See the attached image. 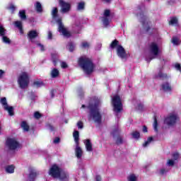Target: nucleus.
Segmentation results:
<instances>
[{
    "label": "nucleus",
    "instance_id": "f257e3e1",
    "mask_svg": "<svg viewBox=\"0 0 181 181\" xmlns=\"http://www.w3.org/2000/svg\"><path fill=\"white\" fill-rule=\"evenodd\" d=\"M101 104V99L98 97L93 98L91 103L88 105V108L90 110L89 119H93L96 124L101 122V114L98 107Z\"/></svg>",
    "mask_w": 181,
    "mask_h": 181
},
{
    "label": "nucleus",
    "instance_id": "f03ea898",
    "mask_svg": "<svg viewBox=\"0 0 181 181\" xmlns=\"http://www.w3.org/2000/svg\"><path fill=\"white\" fill-rule=\"evenodd\" d=\"M49 175L54 179H59L61 181H69V173L57 165H53L50 168Z\"/></svg>",
    "mask_w": 181,
    "mask_h": 181
},
{
    "label": "nucleus",
    "instance_id": "7ed1b4c3",
    "mask_svg": "<svg viewBox=\"0 0 181 181\" xmlns=\"http://www.w3.org/2000/svg\"><path fill=\"white\" fill-rule=\"evenodd\" d=\"M58 10L57 8L54 7L52 11V16L53 19H54L58 24V31L59 32L60 35L64 36V37H70L71 36V34L64 27V25H63V23H62V18H58L59 15L57 14Z\"/></svg>",
    "mask_w": 181,
    "mask_h": 181
},
{
    "label": "nucleus",
    "instance_id": "20e7f679",
    "mask_svg": "<svg viewBox=\"0 0 181 181\" xmlns=\"http://www.w3.org/2000/svg\"><path fill=\"white\" fill-rule=\"evenodd\" d=\"M78 64L83 69L85 74H91L94 71V64L93 61L86 56L79 58Z\"/></svg>",
    "mask_w": 181,
    "mask_h": 181
},
{
    "label": "nucleus",
    "instance_id": "39448f33",
    "mask_svg": "<svg viewBox=\"0 0 181 181\" xmlns=\"http://www.w3.org/2000/svg\"><path fill=\"white\" fill-rule=\"evenodd\" d=\"M118 43V41L117 40H115L110 44V47L111 49H115L116 47L117 54L118 57H119L120 59H125L127 57V52H125V49H124L122 46L119 45Z\"/></svg>",
    "mask_w": 181,
    "mask_h": 181
},
{
    "label": "nucleus",
    "instance_id": "423d86ee",
    "mask_svg": "<svg viewBox=\"0 0 181 181\" xmlns=\"http://www.w3.org/2000/svg\"><path fill=\"white\" fill-rule=\"evenodd\" d=\"M18 83L20 88H28L29 86V75L26 72H22L18 78Z\"/></svg>",
    "mask_w": 181,
    "mask_h": 181
},
{
    "label": "nucleus",
    "instance_id": "0eeeda50",
    "mask_svg": "<svg viewBox=\"0 0 181 181\" xmlns=\"http://www.w3.org/2000/svg\"><path fill=\"white\" fill-rule=\"evenodd\" d=\"M112 104L115 112H121L122 111V102L121 98L118 95H115L112 97Z\"/></svg>",
    "mask_w": 181,
    "mask_h": 181
},
{
    "label": "nucleus",
    "instance_id": "6e6552de",
    "mask_svg": "<svg viewBox=\"0 0 181 181\" xmlns=\"http://www.w3.org/2000/svg\"><path fill=\"white\" fill-rule=\"evenodd\" d=\"M6 145L7 148H8V149H10L11 151H15L21 148V144L15 139H7L6 141Z\"/></svg>",
    "mask_w": 181,
    "mask_h": 181
},
{
    "label": "nucleus",
    "instance_id": "1a4fd4ad",
    "mask_svg": "<svg viewBox=\"0 0 181 181\" xmlns=\"http://www.w3.org/2000/svg\"><path fill=\"white\" fill-rule=\"evenodd\" d=\"M149 50L150 53L153 54L152 59H156L158 56L159 55V53H160V49H159V46H158V44L156 42H151L149 45Z\"/></svg>",
    "mask_w": 181,
    "mask_h": 181
},
{
    "label": "nucleus",
    "instance_id": "9d476101",
    "mask_svg": "<svg viewBox=\"0 0 181 181\" xmlns=\"http://www.w3.org/2000/svg\"><path fill=\"white\" fill-rule=\"evenodd\" d=\"M177 118V115L176 113H171L165 119L164 124L169 127H172L176 124Z\"/></svg>",
    "mask_w": 181,
    "mask_h": 181
},
{
    "label": "nucleus",
    "instance_id": "9b49d317",
    "mask_svg": "<svg viewBox=\"0 0 181 181\" xmlns=\"http://www.w3.org/2000/svg\"><path fill=\"white\" fill-rule=\"evenodd\" d=\"M102 22L105 28L110 25V22H111V11L110 10H105L104 11Z\"/></svg>",
    "mask_w": 181,
    "mask_h": 181
},
{
    "label": "nucleus",
    "instance_id": "f8f14e48",
    "mask_svg": "<svg viewBox=\"0 0 181 181\" xmlns=\"http://www.w3.org/2000/svg\"><path fill=\"white\" fill-rule=\"evenodd\" d=\"M59 5L61 6V12H62V13H67V12L70 11V8H71L70 2H67L64 0H59Z\"/></svg>",
    "mask_w": 181,
    "mask_h": 181
},
{
    "label": "nucleus",
    "instance_id": "ddd939ff",
    "mask_svg": "<svg viewBox=\"0 0 181 181\" xmlns=\"http://www.w3.org/2000/svg\"><path fill=\"white\" fill-rule=\"evenodd\" d=\"M1 103L2 104L4 110L8 112L9 115H13V107L8 105L6 98H2L1 99Z\"/></svg>",
    "mask_w": 181,
    "mask_h": 181
},
{
    "label": "nucleus",
    "instance_id": "4468645a",
    "mask_svg": "<svg viewBox=\"0 0 181 181\" xmlns=\"http://www.w3.org/2000/svg\"><path fill=\"white\" fill-rule=\"evenodd\" d=\"M0 36H2L4 43H11L9 38L5 36V28L2 25H0Z\"/></svg>",
    "mask_w": 181,
    "mask_h": 181
},
{
    "label": "nucleus",
    "instance_id": "2eb2a0df",
    "mask_svg": "<svg viewBox=\"0 0 181 181\" xmlns=\"http://www.w3.org/2000/svg\"><path fill=\"white\" fill-rule=\"evenodd\" d=\"M75 155L77 159H80L83 156V150L78 144H76Z\"/></svg>",
    "mask_w": 181,
    "mask_h": 181
},
{
    "label": "nucleus",
    "instance_id": "dca6fc26",
    "mask_svg": "<svg viewBox=\"0 0 181 181\" xmlns=\"http://www.w3.org/2000/svg\"><path fill=\"white\" fill-rule=\"evenodd\" d=\"M38 35H39V33L36 30H30L28 35L29 40H30V42H33V40L35 37H37Z\"/></svg>",
    "mask_w": 181,
    "mask_h": 181
},
{
    "label": "nucleus",
    "instance_id": "f3484780",
    "mask_svg": "<svg viewBox=\"0 0 181 181\" xmlns=\"http://www.w3.org/2000/svg\"><path fill=\"white\" fill-rule=\"evenodd\" d=\"M59 76H60V72L59 71V69L56 68L52 69L50 72L51 78H57Z\"/></svg>",
    "mask_w": 181,
    "mask_h": 181
},
{
    "label": "nucleus",
    "instance_id": "a211bd4d",
    "mask_svg": "<svg viewBox=\"0 0 181 181\" xmlns=\"http://www.w3.org/2000/svg\"><path fill=\"white\" fill-rule=\"evenodd\" d=\"M84 144L86 151L88 152H93V144H91V141H90V139H86L84 141Z\"/></svg>",
    "mask_w": 181,
    "mask_h": 181
},
{
    "label": "nucleus",
    "instance_id": "6ab92c4d",
    "mask_svg": "<svg viewBox=\"0 0 181 181\" xmlns=\"http://www.w3.org/2000/svg\"><path fill=\"white\" fill-rule=\"evenodd\" d=\"M36 176H37V172L36 171V170H31L28 176V180L35 181V180L36 179Z\"/></svg>",
    "mask_w": 181,
    "mask_h": 181
},
{
    "label": "nucleus",
    "instance_id": "aec40b11",
    "mask_svg": "<svg viewBox=\"0 0 181 181\" xmlns=\"http://www.w3.org/2000/svg\"><path fill=\"white\" fill-rule=\"evenodd\" d=\"M162 90L166 93H170L172 91V86H170L169 83H164L162 85Z\"/></svg>",
    "mask_w": 181,
    "mask_h": 181
},
{
    "label": "nucleus",
    "instance_id": "412c9836",
    "mask_svg": "<svg viewBox=\"0 0 181 181\" xmlns=\"http://www.w3.org/2000/svg\"><path fill=\"white\" fill-rule=\"evenodd\" d=\"M156 78H161L162 80L168 78V75L164 74L162 69L158 70V74L155 76Z\"/></svg>",
    "mask_w": 181,
    "mask_h": 181
},
{
    "label": "nucleus",
    "instance_id": "4be33fe9",
    "mask_svg": "<svg viewBox=\"0 0 181 181\" xmlns=\"http://www.w3.org/2000/svg\"><path fill=\"white\" fill-rule=\"evenodd\" d=\"M73 136H74L76 145H79L78 141H80V134L78 133V131L74 132Z\"/></svg>",
    "mask_w": 181,
    "mask_h": 181
},
{
    "label": "nucleus",
    "instance_id": "5701e85b",
    "mask_svg": "<svg viewBox=\"0 0 181 181\" xmlns=\"http://www.w3.org/2000/svg\"><path fill=\"white\" fill-rule=\"evenodd\" d=\"M153 141V137L150 136L147 139L146 141H145L144 144H143V147L146 148L147 146H149L151 144V142Z\"/></svg>",
    "mask_w": 181,
    "mask_h": 181
},
{
    "label": "nucleus",
    "instance_id": "b1692460",
    "mask_svg": "<svg viewBox=\"0 0 181 181\" xmlns=\"http://www.w3.org/2000/svg\"><path fill=\"white\" fill-rule=\"evenodd\" d=\"M18 16L22 21L26 19V11L25 10H21L18 13Z\"/></svg>",
    "mask_w": 181,
    "mask_h": 181
},
{
    "label": "nucleus",
    "instance_id": "393cba45",
    "mask_svg": "<svg viewBox=\"0 0 181 181\" xmlns=\"http://www.w3.org/2000/svg\"><path fill=\"white\" fill-rule=\"evenodd\" d=\"M6 172L7 173H13V172H15V166L13 165L6 166Z\"/></svg>",
    "mask_w": 181,
    "mask_h": 181
},
{
    "label": "nucleus",
    "instance_id": "a878e982",
    "mask_svg": "<svg viewBox=\"0 0 181 181\" xmlns=\"http://www.w3.org/2000/svg\"><path fill=\"white\" fill-rule=\"evenodd\" d=\"M14 25L16 28H18V29L20 31V33H23V30L22 29V21H16L14 23Z\"/></svg>",
    "mask_w": 181,
    "mask_h": 181
},
{
    "label": "nucleus",
    "instance_id": "bb28decb",
    "mask_svg": "<svg viewBox=\"0 0 181 181\" xmlns=\"http://www.w3.org/2000/svg\"><path fill=\"white\" fill-rule=\"evenodd\" d=\"M59 59V55L57 54V53H53L52 54V62L54 63V66H56V64H57V60Z\"/></svg>",
    "mask_w": 181,
    "mask_h": 181
},
{
    "label": "nucleus",
    "instance_id": "cd10ccee",
    "mask_svg": "<svg viewBox=\"0 0 181 181\" xmlns=\"http://www.w3.org/2000/svg\"><path fill=\"white\" fill-rule=\"evenodd\" d=\"M35 7L37 12L40 13L43 11V9L42 8V4H40V2L37 1L35 4Z\"/></svg>",
    "mask_w": 181,
    "mask_h": 181
},
{
    "label": "nucleus",
    "instance_id": "c85d7f7f",
    "mask_svg": "<svg viewBox=\"0 0 181 181\" xmlns=\"http://www.w3.org/2000/svg\"><path fill=\"white\" fill-rule=\"evenodd\" d=\"M21 128H23V131H25V132H28V131H29V125L26 122H21Z\"/></svg>",
    "mask_w": 181,
    "mask_h": 181
},
{
    "label": "nucleus",
    "instance_id": "c756f323",
    "mask_svg": "<svg viewBox=\"0 0 181 181\" xmlns=\"http://www.w3.org/2000/svg\"><path fill=\"white\" fill-rule=\"evenodd\" d=\"M171 42L175 46H177V45H179L180 43V39H179V37L175 36V37H173Z\"/></svg>",
    "mask_w": 181,
    "mask_h": 181
},
{
    "label": "nucleus",
    "instance_id": "7c9ffc66",
    "mask_svg": "<svg viewBox=\"0 0 181 181\" xmlns=\"http://www.w3.org/2000/svg\"><path fill=\"white\" fill-rule=\"evenodd\" d=\"M132 136L134 139H139L141 134L139 133V132L136 131L132 133Z\"/></svg>",
    "mask_w": 181,
    "mask_h": 181
},
{
    "label": "nucleus",
    "instance_id": "2f4dec72",
    "mask_svg": "<svg viewBox=\"0 0 181 181\" xmlns=\"http://www.w3.org/2000/svg\"><path fill=\"white\" fill-rule=\"evenodd\" d=\"M84 2L81 1L78 4L77 10L78 11H84V6H85Z\"/></svg>",
    "mask_w": 181,
    "mask_h": 181
},
{
    "label": "nucleus",
    "instance_id": "473e14b6",
    "mask_svg": "<svg viewBox=\"0 0 181 181\" xmlns=\"http://www.w3.org/2000/svg\"><path fill=\"white\" fill-rule=\"evenodd\" d=\"M33 85L35 87H42V86H45V83H43V82L41 81H35L33 83Z\"/></svg>",
    "mask_w": 181,
    "mask_h": 181
},
{
    "label": "nucleus",
    "instance_id": "72a5a7b5",
    "mask_svg": "<svg viewBox=\"0 0 181 181\" xmlns=\"http://www.w3.org/2000/svg\"><path fill=\"white\" fill-rule=\"evenodd\" d=\"M7 9H8V11H11V13H13L15 12V11H16V6H15V5H13V4H10L7 7Z\"/></svg>",
    "mask_w": 181,
    "mask_h": 181
},
{
    "label": "nucleus",
    "instance_id": "f704fd0d",
    "mask_svg": "<svg viewBox=\"0 0 181 181\" xmlns=\"http://www.w3.org/2000/svg\"><path fill=\"white\" fill-rule=\"evenodd\" d=\"M170 25H177V18L173 17L170 20Z\"/></svg>",
    "mask_w": 181,
    "mask_h": 181
},
{
    "label": "nucleus",
    "instance_id": "c9c22d12",
    "mask_svg": "<svg viewBox=\"0 0 181 181\" xmlns=\"http://www.w3.org/2000/svg\"><path fill=\"white\" fill-rule=\"evenodd\" d=\"M154 131L158 132V120H156V117L154 118V123L153 124Z\"/></svg>",
    "mask_w": 181,
    "mask_h": 181
},
{
    "label": "nucleus",
    "instance_id": "e433bc0d",
    "mask_svg": "<svg viewBox=\"0 0 181 181\" xmlns=\"http://www.w3.org/2000/svg\"><path fill=\"white\" fill-rule=\"evenodd\" d=\"M67 47H68V49H69V50H70L71 52H73V51L74 50V47H75L74 43H73V42H69V43L68 44V45H67Z\"/></svg>",
    "mask_w": 181,
    "mask_h": 181
},
{
    "label": "nucleus",
    "instance_id": "4c0bfd02",
    "mask_svg": "<svg viewBox=\"0 0 181 181\" xmlns=\"http://www.w3.org/2000/svg\"><path fill=\"white\" fill-rule=\"evenodd\" d=\"M81 46L83 47V49H88V47H90V43L84 41L81 43Z\"/></svg>",
    "mask_w": 181,
    "mask_h": 181
},
{
    "label": "nucleus",
    "instance_id": "58836bf2",
    "mask_svg": "<svg viewBox=\"0 0 181 181\" xmlns=\"http://www.w3.org/2000/svg\"><path fill=\"white\" fill-rule=\"evenodd\" d=\"M128 180L129 181H136V176H135V175H134V174L130 175L128 177Z\"/></svg>",
    "mask_w": 181,
    "mask_h": 181
},
{
    "label": "nucleus",
    "instance_id": "ea45409f",
    "mask_svg": "<svg viewBox=\"0 0 181 181\" xmlns=\"http://www.w3.org/2000/svg\"><path fill=\"white\" fill-rule=\"evenodd\" d=\"M167 165L168 166H173V165H175V161L173 160H168Z\"/></svg>",
    "mask_w": 181,
    "mask_h": 181
},
{
    "label": "nucleus",
    "instance_id": "a19ab883",
    "mask_svg": "<svg viewBox=\"0 0 181 181\" xmlns=\"http://www.w3.org/2000/svg\"><path fill=\"white\" fill-rule=\"evenodd\" d=\"M61 67L62 69H67L69 66L67 65V63H66L65 62H61Z\"/></svg>",
    "mask_w": 181,
    "mask_h": 181
},
{
    "label": "nucleus",
    "instance_id": "79ce46f5",
    "mask_svg": "<svg viewBox=\"0 0 181 181\" xmlns=\"http://www.w3.org/2000/svg\"><path fill=\"white\" fill-rule=\"evenodd\" d=\"M34 117L36 118V119H39V118H40V117H42V115H40L39 113V112H35L34 113Z\"/></svg>",
    "mask_w": 181,
    "mask_h": 181
},
{
    "label": "nucleus",
    "instance_id": "37998d69",
    "mask_svg": "<svg viewBox=\"0 0 181 181\" xmlns=\"http://www.w3.org/2000/svg\"><path fill=\"white\" fill-rule=\"evenodd\" d=\"M77 127H78V129H83V122H81V121L78 122Z\"/></svg>",
    "mask_w": 181,
    "mask_h": 181
},
{
    "label": "nucleus",
    "instance_id": "c03bdc74",
    "mask_svg": "<svg viewBox=\"0 0 181 181\" xmlns=\"http://www.w3.org/2000/svg\"><path fill=\"white\" fill-rule=\"evenodd\" d=\"M173 159H175V160H177V159L179 158V153H174L173 154Z\"/></svg>",
    "mask_w": 181,
    "mask_h": 181
},
{
    "label": "nucleus",
    "instance_id": "a18cd8bd",
    "mask_svg": "<svg viewBox=\"0 0 181 181\" xmlns=\"http://www.w3.org/2000/svg\"><path fill=\"white\" fill-rule=\"evenodd\" d=\"M136 108L139 111H141V110L144 108V105L142 103H139L136 106Z\"/></svg>",
    "mask_w": 181,
    "mask_h": 181
},
{
    "label": "nucleus",
    "instance_id": "49530a36",
    "mask_svg": "<svg viewBox=\"0 0 181 181\" xmlns=\"http://www.w3.org/2000/svg\"><path fill=\"white\" fill-rule=\"evenodd\" d=\"M37 46L40 47L41 52H43V50H45V46H43L42 44L37 43Z\"/></svg>",
    "mask_w": 181,
    "mask_h": 181
},
{
    "label": "nucleus",
    "instance_id": "de8ad7c7",
    "mask_svg": "<svg viewBox=\"0 0 181 181\" xmlns=\"http://www.w3.org/2000/svg\"><path fill=\"white\" fill-rule=\"evenodd\" d=\"M46 127L47 128V129H49V131H54V127H53V126H52L51 124H47Z\"/></svg>",
    "mask_w": 181,
    "mask_h": 181
},
{
    "label": "nucleus",
    "instance_id": "09e8293b",
    "mask_svg": "<svg viewBox=\"0 0 181 181\" xmlns=\"http://www.w3.org/2000/svg\"><path fill=\"white\" fill-rule=\"evenodd\" d=\"M175 68L176 69V70H178L179 71H181L180 64H175Z\"/></svg>",
    "mask_w": 181,
    "mask_h": 181
},
{
    "label": "nucleus",
    "instance_id": "8fccbe9b",
    "mask_svg": "<svg viewBox=\"0 0 181 181\" xmlns=\"http://www.w3.org/2000/svg\"><path fill=\"white\" fill-rule=\"evenodd\" d=\"M30 99L33 101H35V100H36V95L35 94V93H32L30 95Z\"/></svg>",
    "mask_w": 181,
    "mask_h": 181
},
{
    "label": "nucleus",
    "instance_id": "3c124183",
    "mask_svg": "<svg viewBox=\"0 0 181 181\" xmlns=\"http://www.w3.org/2000/svg\"><path fill=\"white\" fill-rule=\"evenodd\" d=\"M47 37L49 39V40H52V31L49 30L48 31V35H47Z\"/></svg>",
    "mask_w": 181,
    "mask_h": 181
},
{
    "label": "nucleus",
    "instance_id": "603ef678",
    "mask_svg": "<svg viewBox=\"0 0 181 181\" xmlns=\"http://www.w3.org/2000/svg\"><path fill=\"white\" fill-rule=\"evenodd\" d=\"M166 172H168V170H166L165 168H162L160 170V175H165V173H166Z\"/></svg>",
    "mask_w": 181,
    "mask_h": 181
},
{
    "label": "nucleus",
    "instance_id": "864d4df0",
    "mask_svg": "<svg viewBox=\"0 0 181 181\" xmlns=\"http://www.w3.org/2000/svg\"><path fill=\"white\" fill-rule=\"evenodd\" d=\"M141 22L143 23V26H145V23H146V18H145V17H143V18H141Z\"/></svg>",
    "mask_w": 181,
    "mask_h": 181
},
{
    "label": "nucleus",
    "instance_id": "5fc2aeb1",
    "mask_svg": "<svg viewBox=\"0 0 181 181\" xmlns=\"http://www.w3.org/2000/svg\"><path fill=\"white\" fill-rule=\"evenodd\" d=\"M119 129H116L115 130H114L112 132V134L113 135H115V134H119Z\"/></svg>",
    "mask_w": 181,
    "mask_h": 181
},
{
    "label": "nucleus",
    "instance_id": "6e6d98bb",
    "mask_svg": "<svg viewBox=\"0 0 181 181\" xmlns=\"http://www.w3.org/2000/svg\"><path fill=\"white\" fill-rule=\"evenodd\" d=\"M59 142H60V139L59 137L54 139V144H59Z\"/></svg>",
    "mask_w": 181,
    "mask_h": 181
},
{
    "label": "nucleus",
    "instance_id": "4d7b16f0",
    "mask_svg": "<svg viewBox=\"0 0 181 181\" xmlns=\"http://www.w3.org/2000/svg\"><path fill=\"white\" fill-rule=\"evenodd\" d=\"M117 144H122V139L121 137L117 138Z\"/></svg>",
    "mask_w": 181,
    "mask_h": 181
},
{
    "label": "nucleus",
    "instance_id": "13d9d810",
    "mask_svg": "<svg viewBox=\"0 0 181 181\" xmlns=\"http://www.w3.org/2000/svg\"><path fill=\"white\" fill-rule=\"evenodd\" d=\"M4 71L2 69H0V78H2L4 77Z\"/></svg>",
    "mask_w": 181,
    "mask_h": 181
},
{
    "label": "nucleus",
    "instance_id": "bf43d9fd",
    "mask_svg": "<svg viewBox=\"0 0 181 181\" xmlns=\"http://www.w3.org/2000/svg\"><path fill=\"white\" fill-rule=\"evenodd\" d=\"M95 181H101V177L100 175H96Z\"/></svg>",
    "mask_w": 181,
    "mask_h": 181
},
{
    "label": "nucleus",
    "instance_id": "052dcab7",
    "mask_svg": "<svg viewBox=\"0 0 181 181\" xmlns=\"http://www.w3.org/2000/svg\"><path fill=\"white\" fill-rule=\"evenodd\" d=\"M143 132H148V127L146 126L143 127Z\"/></svg>",
    "mask_w": 181,
    "mask_h": 181
},
{
    "label": "nucleus",
    "instance_id": "680f3d73",
    "mask_svg": "<svg viewBox=\"0 0 181 181\" xmlns=\"http://www.w3.org/2000/svg\"><path fill=\"white\" fill-rule=\"evenodd\" d=\"M75 28H76V29H77V30H80V29H81V25H76Z\"/></svg>",
    "mask_w": 181,
    "mask_h": 181
},
{
    "label": "nucleus",
    "instance_id": "e2e57ef3",
    "mask_svg": "<svg viewBox=\"0 0 181 181\" xmlns=\"http://www.w3.org/2000/svg\"><path fill=\"white\" fill-rule=\"evenodd\" d=\"M53 94H54V90H51V97H53Z\"/></svg>",
    "mask_w": 181,
    "mask_h": 181
},
{
    "label": "nucleus",
    "instance_id": "0e129e2a",
    "mask_svg": "<svg viewBox=\"0 0 181 181\" xmlns=\"http://www.w3.org/2000/svg\"><path fill=\"white\" fill-rule=\"evenodd\" d=\"M105 2H107V3H110V2H111V1H112V0H103Z\"/></svg>",
    "mask_w": 181,
    "mask_h": 181
},
{
    "label": "nucleus",
    "instance_id": "69168bd1",
    "mask_svg": "<svg viewBox=\"0 0 181 181\" xmlns=\"http://www.w3.org/2000/svg\"><path fill=\"white\" fill-rule=\"evenodd\" d=\"M82 108H86V105H83Z\"/></svg>",
    "mask_w": 181,
    "mask_h": 181
},
{
    "label": "nucleus",
    "instance_id": "338daca9",
    "mask_svg": "<svg viewBox=\"0 0 181 181\" xmlns=\"http://www.w3.org/2000/svg\"><path fill=\"white\" fill-rule=\"evenodd\" d=\"M148 30H149V27H147V28H146L147 32H148Z\"/></svg>",
    "mask_w": 181,
    "mask_h": 181
},
{
    "label": "nucleus",
    "instance_id": "774afa93",
    "mask_svg": "<svg viewBox=\"0 0 181 181\" xmlns=\"http://www.w3.org/2000/svg\"><path fill=\"white\" fill-rule=\"evenodd\" d=\"M98 47H101V44H98Z\"/></svg>",
    "mask_w": 181,
    "mask_h": 181
}]
</instances>
